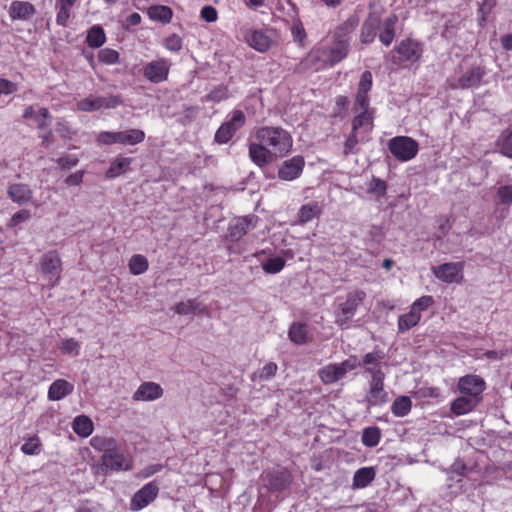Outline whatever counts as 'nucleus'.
<instances>
[{"mask_svg": "<svg viewBox=\"0 0 512 512\" xmlns=\"http://www.w3.org/2000/svg\"><path fill=\"white\" fill-rule=\"evenodd\" d=\"M254 141L248 144L250 160L259 168L277 158L285 157L293 146L291 134L280 126H261L254 129Z\"/></svg>", "mask_w": 512, "mask_h": 512, "instance_id": "obj_1", "label": "nucleus"}, {"mask_svg": "<svg viewBox=\"0 0 512 512\" xmlns=\"http://www.w3.org/2000/svg\"><path fill=\"white\" fill-rule=\"evenodd\" d=\"M365 296L364 291L355 290L348 293L344 301L338 299L334 310L335 323L342 328H348L351 319L354 317Z\"/></svg>", "mask_w": 512, "mask_h": 512, "instance_id": "obj_2", "label": "nucleus"}, {"mask_svg": "<svg viewBox=\"0 0 512 512\" xmlns=\"http://www.w3.org/2000/svg\"><path fill=\"white\" fill-rule=\"evenodd\" d=\"M361 366L356 356H350L340 363H330L320 368L317 372L320 380L325 385L334 384L342 380L346 374Z\"/></svg>", "mask_w": 512, "mask_h": 512, "instance_id": "obj_3", "label": "nucleus"}, {"mask_svg": "<svg viewBox=\"0 0 512 512\" xmlns=\"http://www.w3.org/2000/svg\"><path fill=\"white\" fill-rule=\"evenodd\" d=\"M388 148L391 154L401 162L415 158L419 151V144L408 136H396L389 140Z\"/></svg>", "mask_w": 512, "mask_h": 512, "instance_id": "obj_4", "label": "nucleus"}, {"mask_svg": "<svg viewBox=\"0 0 512 512\" xmlns=\"http://www.w3.org/2000/svg\"><path fill=\"white\" fill-rule=\"evenodd\" d=\"M365 371L371 375L369 391L366 401L371 406L381 405L388 400L387 392L384 390L385 374L381 369L366 368Z\"/></svg>", "mask_w": 512, "mask_h": 512, "instance_id": "obj_5", "label": "nucleus"}, {"mask_svg": "<svg viewBox=\"0 0 512 512\" xmlns=\"http://www.w3.org/2000/svg\"><path fill=\"white\" fill-rule=\"evenodd\" d=\"M121 104L122 100L117 95L87 97L77 102V108L83 112H93L100 109H113Z\"/></svg>", "mask_w": 512, "mask_h": 512, "instance_id": "obj_6", "label": "nucleus"}, {"mask_svg": "<svg viewBox=\"0 0 512 512\" xmlns=\"http://www.w3.org/2000/svg\"><path fill=\"white\" fill-rule=\"evenodd\" d=\"M170 66L169 60L160 58L143 65L142 74L151 83L158 84L167 80Z\"/></svg>", "mask_w": 512, "mask_h": 512, "instance_id": "obj_7", "label": "nucleus"}, {"mask_svg": "<svg viewBox=\"0 0 512 512\" xmlns=\"http://www.w3.org/2000/svg\"><path fill=\"white\" fill-rule=\"evenodd\" d=\"M101 465L98 466L97 471L102 474H107L109 470H129L130 466L126 464L124 455L120 452L118 443L115 447L111 448V452H106L101 457Z\"/></svg>", "mask_w": 512, "mask_h": 512, "instance_id": "obj_8", "label": "nucleus"}, {"mask_svg": "<svg viewBox=\"0 0 512 512\" xmlns=\"http://www.w3.org/2000/svg\"><path fill=\"white\" fill-rule=\"evenodd\" d=\"M373 76L370 71H364L361 74L357 93L355 96L354 102V111L359 112L360 110H371L370 109V99L368 96L369 91L372 88Z\"/></svg>", "mask_w": 512, "mask_h": 512, "instance_id": "obj_9", "label": "nucleus"}, {"mask_svg": "<svg viewBox=\"0 0 512 512\" xmlns=\"http://www.w3.org/2000/svg\"><path fill=\"white\" fill-rule=\"evenodd\" d=\"M304 166V158L296 155L281 163L278 168L277 177L283 181H293L301 176Z\"/></svg>", "mask_w": 512, "mask_h": 512, "instance_id": "obj_10", "label": "nucleus"}, {"mask_svg": "<svg viewBox=\"0 0 512 512\" xmlns=\"http://www.w3.org/2000/svg\"><path fill=\"white\" fill-rule=\"evenodd\" d=\"M158 493L159 486L154 481L145 484L133 495L130 503L131 510L139 511L145 508L156 499Z\"/></svg>", "mask_w": 512, "mask_h": 512, "instance_id": "obj_11", "label": "nucleus"}, {"mask_svg": "<svg viewBox=\"0 0 512 512\" xmlns=\"http://www.w3.org/2000/svg\"><path fill=\"white\" fill-rule=\"evenodd\" d=\"M394 51L399 55V61L397 62L399 64L402 62H416L423 54V48L420 43L412 39L400 41L395 46Z\"/></svg>", "mask_w": 512, "mask_h": 512, "instance_id": "obj_12", "label": "nucleus"}, {"mask_svg": "<svg viewBox=\"0 0 512 512\" xmlns=\"http://www.w3.org/2000/svg\"><path fill=\"white\" fill-rule=\"evenodd\" d=\"M61 261L55 251H49L43 255L41 260L42 273L52 286H54L60 278Z\"/></svg>", "mask_w": 512, "mask_h": 512, "instance_id": "obj_13", "label": "nucleus"}, {"mask_svg": "<svg viewBox=\"0 0 512 512\" xmlns=\"http://www.w3.org/2000/svg\"><path fill=\"white\" fill-rule=\"evenodd\" d=\"M264 484L271 491H283L292 482L291 474L286 469H277L265 472L262 476Z\"/></svg>", "mask_w": 512, "mask_h": 512, "instance_id": "obj_14", "label": "nucleus"}, {"mask_svg": "<svg viewBox=\"0 0 512 512\" xmlns=\"http://www.w3.org/2000/svg\"><path fill=\"white\" fill-rule=\"evenodd\" d=\"M257 217L249 215L233 219L228 226V237L231 241L240 240L247 232L256 227Z\"/></svg>", "mask_w": 512, "mask_h": 512, "instance_id": "obj_15", "label": "nucleus"}, {"mask_svg": "<svg viewBox=\"0 0 512 512\" xmlns=\"http://www.w3.org/2000/svg\"><path fill=\"white\" fill-rule=\"evenodd\" d=\"M458 389L464 395L481 400V394L485 389V382L477 375H466L459 379Z\"/></svg>", "mask_w": 512, "mask_h": 512, "instance_id": "obj_16", "label": "nucleus"}, {"mask_svg": "<svg viewBox=\"0 0 512 512\" xmlns=\"http://www.w3.org/2000/svg\"><path fill=\"white\" fill-rule=\"evenodd\" d=\"M485 74V71L481 67H471L456 81H450V87L452 89H469L478 87Z\"/></svg>", "mask_w": 512, "mask_h": 512, "instance_id": "obj_17", "label": "nucleus"}, {"mask_svg": "<svg viewBox=\"0 0 512 512\" xmlns=\"http://www.w3.org/2000/svg\"><path fill=\"white\" fill-rule=\"evenodd\" d=\"M463 265L459 262L444 263L432 268L436 278L446 283L457 282L462 278Z\"/></svg>", "mask_w": 512, "mask_h": 512, "instance_id": "obj_18", "label": "nucleus"}, {"mask_svg": "<svg viewBox=\"0 0 512 512\" xmlns=\"http://www.w3.org/2000/svg\"><path fill=\"white\" fill-rule=\"evenodd\" d=\"M7 195L12 202L22 206L28 204L33 198V192L29 185L13 183L7 188Z\"/></svg>", "mask_w": 512, "mask_h": 512, "instance_id": "obj_19", "label": "nucleus"}, {"mask_svg": "<svg viewBox=\"0 0 512 512\" xmlns=\"http://www.w3.org/2000/svg\"><path fill=\"white\" fill-rule=\"evenodd\" d=\"M23 117L32 121L40 130L46 129L50 125L48 122L50 113L45 107L30 105L25 109Z\"/></svg>", "mask_w": 512, "mask_h": 512, "instance_id": "obj_20", "label": "nucleus"}, {"mask_svg": "<svg viewBox=\"0 0 512 512\" xmlns=\"http://www.w3.org/2000/svg\"><path fill=\"white\" fill-rule=\"evenodd\" d=\"M163 395L162 387L155 382H144L133 394L135 401H154Z\"/></svg>", "mask_w": 512, "mask_h": 512, "instance_id": "obj_21", "label": "nucleus"}, {"mask_svg": "<svg viewBox=\"0 0 512 512\" xmlns=\"http://www.w3.org/2000/svg\"><path fill=\"white\" fill-rule=\"evenodd\" d=\"M9 16L11 20L27 21L36 13L33 4L26 1H13L9 7Z\"/></svg>", "mask_w": 512, "mask_h": 512, "instance_id": "obj_22", "label": "nucleus"}, {"mask_svg": "<svg viewBox=\"0 0 512 512\" xmlns=\"http://www.w3.org/2000/svg\"><path fill=\"white\" fill-rule=\"evenodd\" d=\"M247 43L259 52H266L272 44L271 37L264 30H252L246 34Z\"/></svg>", "mask_w": 512, "mask_h": 512, "instance_id": "obj_23", "label": "nucleus"}, {"mask_svg": "<svg viewBox=\"0 0 512 512\" xmlns=\"http://www.w3.org/2000/svg\"><path fill=\"white\" fill-rule=\"evenodd\" d=\"M265 254H266V251L261 250L259 252L252 254V256L259 259L261 267L265 273H267V274L279 273L285 266V260L279 256L262 259V256H264Z\"/></svg>", "mask_w": 512, "mask_h": 512, "instance_id": "obj_24", "label": "nucleus"}, {"mask_svg": "<svg viewBox=\"0 0 512 512\" xmlns=\"http://www.w3.org/2000/svg\"><path fill=\"white\" fill-rule=\"evenodd\" d=\"M174 311L179 315L201 314L208 315L207 307L195 299L179 302L175 305Z\"/></svg>", "mask_w": 512, "mask_h": 512, "instance_id": "obj_25", "label": "nucleus"}, {"mask_svg": "<svg viewBox=\"0 0 512 512\" xmlns=\"http://www.w3.org/2000/svg\"><path fill=\"white\" fill-rule=\"evenodd\" d=\"M74 386L64 379L54 381L48 390V399L59 401L73 392Z\"/></svg>", "mask_w": 512, "mask_h": 512, "instance_id": "obj_26", "label": "nucleus"}, {"mask_svg": "<svg viewBox=\"0 0 512 512\" xmlns=\"http://www.w3.org/2000/svg\"><path fill=\"white\" fill-rule=\"evenodd\" d=\"M480 399L467 395L460 396L451 404V411L456 415H464L472 411L479 403Z\"/></svg>", "mask_w": 512, "mask_h": 512, "instance_id": "obj_27", "label": "nucleus"}, {"mask_svg": "<svg viewBox=\"0 0 512 512\" xmlns=\"http://www.w3.org/2000/svg\"><path fill=\"white\" fill-rule=\"evenodd\" d=\"M398 21V17L393 14L387 17L381 24V32L379 34L380 42L389 46L395 37V25Z\"/></svg>", "mask_w": 512, "mask_h": 512, "instance_id": "obj_28", "label": "nucleus"}, {"mask_svg": "<svg viewBox=\"0 0 512 512\" xmlns=\"http://www.w3.org/2000/svg\"><path fill=\"white\" fill-rule=\"evenodd\" d=\"M375 476L374 467H362L354 473L352 486L354 489L365 488L374 480Z\"/></svg>", "mask_w": 512, "mask_h": 512, "instance_id": "obj_29", "label": "nucleus"}, {"mask_svg": "<svg viewBox=\"0 0 512 512\" xmlns=\"http://www.w3.org/2000/svg\"><path fill=\"white\" fill-rule=\"evenodd\" d=\"M379 26H380L379 17L370 15L362 24L361 41L365 44L371 43L374 40L376 31Z\"/></svg>", "mask_w": 512, "mask_h": 512, "instance_id": "obj_30", "label": "nucleus"}, {"mask_svg": "<svg viewBox=\"0 0 512 512\" xmlns=\"http://www.w3.org/2000/svg\"><path fill=\"white\" fill-rule=\"evenodd\" d=\"M288 337L291 342L297 345H303L308 342V326L302 322H294L291 324Z\"/></svg>", "mask_w": 512, "mask_h": 512, "instance_id": "obj_31", "label": "nucleus"}, {"mask_svg": "<svg viewBox=\"0 0 512 512\" xmlns=\"http://www.w3.org/2000/svg\"><path fill=\"white\" fill-rule=\"evenodd\" d=\"M373 126V110H360V113L354 117L352 122V130L358 132L363 129L368 132Z\"/></svg>", "mask_w": 512, "mask_h": 512, "instance_id": "obj_32", "label": "nucleus"}, {"mask_svg": "<svg viewBox=\"0 0 512 512\" xmlns=\"http://www.w3.org/2000/svg\"><path fill=\"white\" fill-rule=\"evenodd\" d=\"M496 148L503 156L512 159V128L501 132L496 140Z\"/></svg>", "mask_w": 512, "mask_h": 512, "instance_id": "obj_33", "label": "nucleus"}, {"mask_svg": "<svg viewBox=\"0 0 512 512\" xmlns=\"http://www.w3.org/2000/svg\"><path fill=\"white\" fill-rule=\"evenodd\" d=\"M145 139L144 131L140 129H128L118 131V141L122 145H136Z\"/></svg>", "mask_w": 512, "mask_h": 512, "instance_id": "obj_34", "label": "nucleus"}, {"mask_svg": "<svg viewBox=\"0 0 512 512\" xmlns=\"http://www.w3.org/2000/svg\"><path fill=\"white\" fill-rule=\"evenodd\" d=\"M78 0H57L56 9H58L56 15V23L60 26L65 27L70 17V10Z\"/></svg>", "mask_w": 512, "mask_h": 512, "instance_id": "obj_35", "label": "nucleus"}, {"mask_svg": "<svg viewBox=\"0 0 512 512\" xmlns=\"http://www.w3.org/2000/svg\"><path fill=\"white\" fill-rule=\"evenodd\" d=\"M321 213V208L317 202H310L303 205L298 213L299 223L306 224L313 220L314 218L319 217Z\"/></svg>", "mask_w": 512, "mask_h": 512, "instance_id": "obj_36", "label": "nucleus"}, {"mask_svg": "<svg viewBox=\"0 0 512 512\" xmlns=\"http://www.w3.org/2000/svg\"><path fill=\"white\" fill-rule=\"evenodd\" d=\"M421 320V314L417 313L412 308L406 314L399 316L398 318V330L399 332H405L416 326Z\"/></svg>", "mask_w": 512, "mask_h": 512, "instance_id": "obj_37", "label": "nucleus"}, {"mask_svg": "<svg viewBox=\"0 0 512 512\" xmlns=\"http://www.w3.org/2000/svg\"><path fill=\"white\" fill-rule=\"evenodd\" d=\"M349 50V44L346 40H339L333 44L329 53V61L331 64H335L343 60Z\"/></svg>", "mask_w": 512, "mask_h": 512, "instance_id": "obj_38", "label": "nucleus"}, {"mask_svg": "<svg viewBox=\"0 0 512 512\" xmlns=\"http://www.w3.org/2000/svg\"><path fill=\"white\" fill-rule=\"evenodd\" d=\"M152 20L161 21L163 23L170 22L172 18V10L168 6L155 5L151 6L147 11Z\"/></svg>", "mask_w": 512, "mask_h": 512, "instance_id": "obj_39", "label": "nucleus"}, {"mask_svg": "<svg viewBox=\"0 0 512 512\" xmlns=\"http://www.w3.org/2000/svg\"><path fill=\"white\" fill-rule=\"evenodd\" d=\"M117 441L112 437L99 436L96 435L91 438L90 445L97 451L105 454L106 452H111V448L115 447Z\"/></svg>", "mask_w": 512, "mask_h": 512, "instance_id": "obj_40", "label": "nucleus"}, {"mask_svg": "<svg viewBox=\"0 0 512 512\" xmlns=\"http://www.w3.org/2000/svg\"><path fill=\"white\" fill-rule=\"evenodd\" d=\"M411 407V399L408 396H400L392 403L391 411L397 417H404L410 412Z\"/></svg>", "mask_w": 512, "mask_h": 512, "instance_id": "obj_41", "label": "nucleus"}, {"mask_svg": "<svg viewBox=\"0 0 512 512\" xmlns=\"http://www.w3.org/2000/svg\"><path fill=\"white\" fill-rule=\"evenodd\" d=\"M73 430L77 435L87 437L93 431V423L86 416H78L73 421Z\"/></svg>", "mask_w": 512, "mask_h": 512, "instance_id": "obj_42", "label": "nucleus"}, {"mask_svg": "<svg viewBox=\"0 0 512 512\" xmlns=\"http://www.w3.org/2000/svg\"><path fill=\"white\" fill-rule=\"evenodd\" d=\"M132 162L131 158H116L112 161L109 169L107 170L108 178H115L122 173L126 172Z\"/></svg>", "mask_w": 512, "mask_h": 512, "instance_id": "obj_43", "label": "nucleus"}, {"mask_svg": "<svg viewBox=\"0 0 512 512\" xmlns=\"http://www.w3.org/2000/svg\"><path fill=\"white\" fill-rule=\"evenodd\" d=\"M104 30L100 26H93L87 35V43L92 48H99L105 43Z\"/></svg>", "mask_w": 512, "mask_h": 512, "instance_id": "obj_44", "label": "nucleus"}, {"mask_svg": "<svg viewBox=\"0 0 512 512\" xmlns=\"http://www.w3.org/2000/svg\"><path fill=\"white\" fill-rule=\"evenodd\" d=\"M381 438L380 429L378 427H368L363 430L362 443L366 447H375Z\"/></svg>", "mask_w": 512, "mask_h": 512, "instance_id": "obj_45", "label": "nucleus"}, {"mask_svg": "<svg viewBox=\"0 0 512 512\" xmlns=\"http://www.w3.org/2000/svg\"><path fill=\"white\" fill-rule=\"evenodd\" d=\"M129 268L132 274L140 275L148 269V261L143 255H133L129 261Z\"/></svg>", "mask_w": 512, "mask_h": 512, "instance_id": "obj_46", "label": "nucleus"}, {"mask_svg": "<svg viewBox=\"0 0 512 512\" xmlns=\"http://www.w3.org/2000/svg\"><path fill=\"white\" fill-rule=\"evenodd\" d=\"M236 132L227 122H224L215 133V141L219 144H225Z\"/></svg>", "mask_w": 512, "mask_h": 512, "instance_id": "obj_47", "label": "nucleus"}, {"mask_svg": "<svg viewBox=\"0 0 512 512\" xmlns=\"http://www.w3.org/2000/svg\"><path fill=\"white\" fill-rule=\"evenodd\" d=\"M495 5H496V1L495 0H483L479 4V8H478V13H479L478 25L480 27H484L485 26L486 21H487V17L490 14V12L492 11V9L495 7Z\"/></svg>", "mask_w": 512, "mask_h": 512, "instance_id": "obj_48", "label": "nucleus"}, {"mask_svg": "<svg viewBox=\"0 0 512 512\" xmlns=\"http://www.w3.org/2000/svg\"><path fill=\"white\" fill-rule=\"evenodd\" d=\"M291 33L293 36V40L295 42L299 43L301 46H303L304 40L306 38V32H305L303 24L299 18L293 19V22L291 25Z\"/></svg>", "mask_w": 512, "mask_h": 512, "instance_id": "obj_49", "label": "nucleus"}, {"mask_svg": "<svg viewBox=\"0 0 512 512\" xmlns=\"http://www.w3.org/2000/svg\"><path fill=\"white\" fill-rule=\"evenodd\" d=\"M498 203L510 207L512 205V184L497 189Z\"/></svg>", "mask_w": 512, "mask_h": 512, "instance_id": "obj_50", "label": "nucleus"}, {"mask_svg": "<svg viewBox=\"0 0 512 512\" xmlns=\"http://www.w3.org/2000/svg\"><path fill=\"white\" fill-rule=\"evenodd\" d=\"M278 366L274 362L266 363L263 368L254 374V378L262 381L271 379L277 372Z\"/></svg>", "mask_w": 512, "mask_h": 512, "instance_id": "obj_51", "label": "nucleus"}, {"mask_svg": "<svg viewBox=\"0 0 512 512\" xmlns=\"http://www.w3.org/2000/svg\"><path fill=\"white\" fill-rule=\"evenodd\" d=\"M98 58L101 62L112 65L119 60V53L113 49L105 48L99 51Z\"/></svg>", "mask_w": 512, "mask_h": 512, "instance_id": "obj_52", "label": "nucleus"}, {"mask_svg": "<svg viewBox=\"0 0 512 512\" xmlns=\"http://www.w3.org/2000/svg\"><path fill=\"white\" fill-rule=\"evenodd\" d=\"M41 443L38 437H31L21 446V451L26 455H35L40 451Z\"/></svg>", "mask_w": 512, "mask_h": 512, "instance_id": "obj_53", "label": "nucleus"}, {"mask_svg": "<svg viewBox=\"0 0 512 512\" xmlns=\"http://www.w3.org/2000/svg\"><path fill=\"white\" fill-rule=\"evenodd\" d=\"M383 356L379 352H369L364 355L362 363L366 368L380 369L379 365Z\"/></svg>", "mask_w": 512, "mask_h": 512, "instance_id": "obj_54", "label": "nucleus"}, {"mask_svg": "<svg viewBox=\"0 0 512 512\" xmlns=\"http://www.w3.org/2000/svg\"><path fill=\"white\" fill-rule=\"evenodd\" d=\"M246 121V116L241 110H234L231 113V117L226 122L236 131H238L241 127L244 126Z\"/></svg>", "mask_w": 512, "mask_h": 512, "instance_id": "obj_55", "label": "nucleus"}, {"mask_svg": "<svg viewBox=\"0 0 512 512\" xmlns=\"http://www.w3.org/2000/svg\"><path fill=\"white\" fill-rule=\"evenodd\" d=\"M228 98V89L225 86H218L211 90L205 97V100L212 102H220Z\"/></svg>", "mask_w": 512, "mask_h": 512, "instance_id": "obj_56", "label": "nucleus"}, {"mask_svg": "<svg viewBox=\"0 0 512 512\" xmlns=\"http://www.w3.org/2000/svg\"><path fill=\"white\" fill-rule=\"evenodd\" d=\"M433 303L432 296H422L412 304L411 308L421 314L422 311L427 310Z\"/></svg>", "mask_w": 512, "mask_h": 512, "instance_id": "obj_57", "label": "nucleus"}, {"mask_svg": "<svg viewBox=\"0 0 512 512\" xmlns=\"http://www.w3.org/2000/svg\"><path fill=\"white\" fill-rule=\"evenodd\" d=\"M165 47L169 51L178 52L182 49V39L177 34H172L165 39Z\"/></svg>", "mask_w": 512, "mask_h": 512, "instance_id": "obj_58", "label": "nucleus"}, {"mask_svg": "<svg viewBox=\"0 0 512 512\" xmlns=\"http://www.w3.org/2000/svg\"><path fill=\"white\" fill-rule=\"evenodd\" d=\"M97 140L103 145L119 144L118 132L104 131L99 133Z\"/></svg>", "mask_w": 512, "mask_h": 512, "instance_id": "obj_59", "label": "nucleus"}, {"mask_svg": "<svg viewBox=\"0 0 512 512\" xmlns=\"http://www.w3.org/2000/svg\"><path fill=\"white\" fill-rule=\"evenodd\" d=\"M30 217H31V214H30L29 210L22 209V210L16 212L12 216L8 226L11 227V228L16 227L19 224H21L22 222H25V221L29 220Z\"/></svg>", "mask_w": 512, "mask_h": 512, "instance_id": "obj_60", "label": "nucleus"}, {"mask_svg": "<svg viewBox=\"0 0 512 512\" xmlns=\"http://www.w3.org/2000/svg\"><path fill=\"white\" fill-rule=\"evenodd\" d=\"M56 131L61 135L63 138H71L75 132L72 130L69 123L65 120H60L56 124Z\"/></svg>", "mask_w": 512, "mask_h": 512, "instance_id": "obj_61", "label": "nucleus"}, {"mask_svg": "<svg viewBox=\"0 0 512 512\" xmlns=\"http://www.w3.org/2000/svg\"><path fill=\"white\" fill-rule=\"evenodd\" d=\"M79 344L74 339H67L62 343L61 349L64 353L78 355Z\"/></svg>", "mask_w": 512, "mask_h": 512, "instance_id": "obj_62", "label": "nucleus"}, {"mask_svg": "<svg viewBox=\"0 0 512 512\" xmlns=\"http://www.w3.org/2000/svg\"><path fill=\"white\" fill-rule=\"evenodd\" d=\"M17 91V84L7 79H0V96L9 95Z\"/></svg>", "mask_w": 512, "mask_h": 512, "instance_id": "obj_63", "label": "nucleus"}, {"mask_svg": "<svg viewBox=\"0 0 512 512\" xmlns=\"http://www.w3.org/2000/svg\"><path fill=\"white\" fill-rule=\"evenodd\" d=\"M201 17L207 22H215L217 20V11L210 5L204 6L201 10Z\"/></svg>", "mask_w": 512, "mask_h": 512, "instance_id": "obj_64", "label": "nucleus"}]
</instances>
